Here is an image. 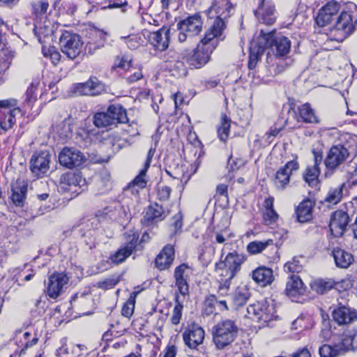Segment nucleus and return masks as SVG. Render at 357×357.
<instances>
[{"instance_id":"obj_37","label":"nucleus","mask_w":357,"mask_h":357,"mask_svg":"<svg viewBox=\"0 0 357 357\" xmlns=\"http://www.w3.org/2000/svg\"><path fill=\"white\" fill-rule=\"evenodd\" d=\"M344 185L345 183H342L337 187L331 188L325 198V201L334 205L338 204L342 198V191Z\"/></svg>"},{"instance_id":"obj_49","label":"nucleus","mask_w":357,"mask_h":357,"mask_svg":"<svg viewBox=\"0 0 357 357\" xmlns=\"http://www.w3.org/2000/svg\"><path fill=\"white\" fill-rule=\"evenodd\" d=\"M32 14L36 17L43 15L47 13L49 8V3L45 1H38L31 3Z\"/></svg>"},{"instance_id":"obj_28","label":"nucleus","mask_w":357,"mask_h":357,"mask_svg":"<svg viewBox=\"0 0 357 357\" xmlns=\"http://www.w3.org/2000/svg\"><path fill=\"white\" fill-rule=\"evenodd\" d=\"M93 38L88 41L84 47L85 54H93L96 50L104 46L106 34L100 31H94L92 33Z\"/></svg>"},{"instance_id":"obj_31","label":"nucleus","mask_w":357,"mask_h":357,"mask_svg":"<svg viewBox=\"0 0 357 357\" xmlns=\"http://www.w3.org/2000/svg\"><path fill=\"white\" fill-rule=\"evenodd\" d=\"M59 183L70 188L78 187L81 188L85 185L86 181L79 173L66 172L61 175Z\"/></svg>"},{"instance_id":"obj_27","label":"nucleus","mask_w":357,"mask_h":357,"mask_svg":"<svg viewBox=\"0 0 357 357\" xmlns=\"http://www.w3.org/2000/svg\"><path fill=\"white\" fill-rule=\"evenodd\" d=\"M303 283L300 277L296 275H291L287 282L286 294L292 301H297L296 299L298 296L303 294Z\"/></svg>"},{"instance_id":"obj_11","label":"nucleus","mask_w":357,"mask_h":357,"mask_svg":"<svg viewBox=\"0 0 357 357\" xmlns=\"http://www.w3.org/2000/svg\"><path fill=\"white\" fill-rule=\"evenodd\" d=\"M340 4L335 1L328 2L321 8L315 17V23L319 27H325L335 22L340 11Z\"/></svg>"},{"instance_id":"obj_21","label":"nucleus","mask_w":357,"mask_h":357,"mask_svg":"<svg viewBox=\"0 0 357 357\" xmlns=\"http://www.w3.org/2000/svg\"><path fill=\"white\" fill-rule=\"evenodd\" d=\"M170 29L162 27L157 31L151 32L148 36L149 41L155 50L165 51L169 47Z\"/></svg>"},{"instance_id":"obj_63","label":"nucleus","mask_w":357,"mask_h":357,"mask_svg":"<svg viewBox=\"0 0 357 357\" xmlns=\"http://www.w3.org/2000/svg\"><path fill=\"white\" fill-rule=\"evenodd\" d=\"M172 189L169 186L161 185L158 187L157 197L160 201H167L170 197Z\"/></svg>"},{"instance_id":"obj_41","label":"nucleus","mask_w":357,"mask_h":357,"mask_svg":"<svg viewBox=\"0 0 357 357\" xmlns=\"http://www.w3.org/2000/svg\"><path fill=\"white\" fill-rule=\"evenodd\" d=\"M14 56L15 53L8 50L0 54V75L9 68Z\"/></svg>"},{"instance_id":"obj_13","label":"nucleus","mask_w":357,"mask_h":357,"mask_svg":"<svg viewBox=\"0 0 357 357\" xmlns=\"http://www.w3.org/2000/svg\"><path fill=\"white\" fill-rule=\"evenodd\" d=\"M86 160L83 153L75 148L65 147L59 154V164L68 169L79 167Z\"/></svg>"},{"instance_id":"obj_10","label":"nucleus","mask_w":357,"mask_h":357,"mask_svg":"<svg viewBox=\"0 0 357 357\" xmlns=\"http://www.w3.org/2000/svg\"><path fill=\"white\" fill-rule=\"evenodd\" d=\"M247 312L250 318L264 323L273 320L275 313L274 307L269 305L266 300L249 305Z\"/></svg>"},{"instance_id":"obj_59","label":"nucleus","mask_w":357,"mask_h":357,"mask_svg":"<svg viewBox=\"0 0 357 357\" xmlns=\"http://www.w3.org/2000/svg\"><path fill=\"white\" fill-rule=\"evenodd\" d=\"M96 234V231L95 230H89L86 234L83 235L84 243L89 250L96 248L97 244Z\"/></svg>"},{"instance_id":"obj_55","label":"nucleus","mask_w":357,"mask_h":357,"mask_svg":"<svg viewBox=\"0 0 357 357\" xmlns=\"http://www.w3.org/2000/svg\"><path fill=\"white\" fill-rule=\"evenodd\" d=\"M356 332L349 335H344L340 344H335V346H340L341 349V355L344 354L346 351H349L352 347L353 340L356 335Z\"/></svg>"},{"instance_id":"obj_60","label":"nucleus","mask_w":357,"mask_h":357,"mask_svg":"<svg viewBox=\"0 0 357 357\" xmlns=\"http://www.w3.org/2000/svg\"><path fill=\"white\" fill-rule=\"evenodd\" d=\"M172 223L171 226L173 227L174 234H177L181 231L183 227V215L181 211L174 215L172 218Z\"/></svg>"},{"instance_id":"obj_45","label":"nucleus","mask_w":357,"mask_h":357,"mask_svg":"<svg viewBox=\"0 0 357 357\" xmlns=\"http://www.w3.org/2000/svg\"><path fill=\"white\" fill-rule=\"evenodd\" d=\"M131 255L130 251L128 252L123 247H121L114 254L110 255L109 259L113 264L118 265L124 262Z\"/></svg>"},{"instance_id":"obj_24","label":"nucleus","mask_w":357,"mask_h":357,"mask_svg":"<svg viewBox=\"0 0 357 357\" xmlns=\"http://www.w3.org/2000/svg\"><path fill=\"white\" fill-rule=\"evenodd\" d=\"M28 182L24 179L18 178L12 185L11 199L17 206H22L26 198Z\"/></svg>"},{"instance_id":"obj_44","label":"nucleus","mask_w":357,"mask_h":357,"mask_svg":"<svg viewBox=\"0 0 357 357\" xmlns=\"http://www.w3.org/2000/svg\"><path fill=\"white\" fill-rule=\"evenodd\" d=\"M174 301L175 305L172 312L171 322L173 325L176 326L181 321L183 305L182 303L179 301V296L177 293L175 294Z\"/></svg>"},{"instance_id":"obj_53","label":"nucleus","mask_w":357,"mask_h":357,"mask_svg":"<svg viewBox=\"0 0 357 357\" xmlns=\"http://www.w3.org/2000/svg\"><path fill=\"white\" fill-rule=\"evenodd\" d=\"M303 269V266L296 257L292 258L291 261H287L284 266V270L285 272L295 273H300Z\"/></svg>"},{"instance_id":"obj_51","label":"nucleus","mask_w":357,"mask_h":357,"mask_svg":"<svg viewBox=\"0 0 357 357\" xmlns=\"http://www.w3.org/2000/svg\"><path fill=\"white\" fill-rule=\"evenodd\" d=\"M294 118L298 122L314 123L319 122V119L314 113H293Z\"/></svg>"},{"instance_id":"obj_26","label":"nucleus","mask_w":357,"mask_h":357,"mask_svg":"<svg viewBox=\"0 0 357 357\" xmlns=\"http://www.w3.org/2000/svg\"><path fill=\"white\" fill-rule=\"evenodd\" d=\"M314 205L311 199L307 198L303 199L296 208L295 214L298 222L305 223L312 219V209Z\"/></svg>"},{"instance_id":"obj_12","label":"nucleus","mask_w":357,"mask_h":357,"mask_svg":"<svg viewBox=\"0 0 357 357\" xmlns=\"http://www.w3.org/2000/svg\"><path fill=\"white\" fill-rule=\"evenodd\" d=\"M50 154L48 151H36L30 159V170L38 177H42L50 169Z\"/></svg>"},{"instance_id":"obj_23","label":"nucleus","mask_w":357,"mask_h":357,"mask_svg":"<svg viewBox=\"0 0 357 357\" xmlns=\"http://www.w3.org/2000/svg\"><path fill=\"white\" fill-rule=\"evenodd\" d=\"M68 278L62 274H54L48 279L47 294L51 298H56L61 294L63 286L67 284Z\"/></svg>"},{"instance_id":"obj_35","label":"nucleus","mask_w":357,"mask_h":357,"mask_svg":"<svg viewBox=\"0 0 357 357\" xmlns=\"http://www.w3.org/2000/svg\"><path fill=\"white\" fill-rule=\"evenodd\" d=\"M337 283L331 279H317L310 282V287L319 294H324L335 287Z\"/></svg>"},{"instance_id":"obj_6","label":"nucleus","mask_w":357,"mask_h":357,"mask_svg":"<svg viewBox=\"0 0 357 357\" xmlns=\"http://www.w3.org/2000/svg\"><path fill=\"white\" fill-rule=\"evenodd\" d=\"M203 22L199 14L189 16L177 24L178 39L181 43L187 41L197 35L202 30Z\"/></svg>"},{"instance_id":"obj_32","label":"nucleus","mask_w":357,"mask_h":357,"mask_svg":"<svg viewBox=\"0 0 357 357\" xmlns=\"http://www.w3.org/2000/svg\"><path fill=\"white\" fill-rule=\"evenodd\" d=\"M250 296L249 289L245 287H238L232 295V304L235 308L244 305Z\"/></svg>"},{"instance_id":"obj_52","label":"nucleus","mask_w":357,"mask_h":357,"mask_svg":"<svg viewBox=\"0 0 357 357\" xmlns=\"http://www.w3.org/2000/svg\"><path fill=\"white\" fill-rule=\"evenodd\" d=\"M0 109H6L8 112H14L15 110L21 111L23 108L18 105L17 100L15 98H9L0 100Z\"/></svg>"},{"instance_id":"obj_50","label":"nucleus","mask_w":357,"mask_h":357,"mask_svg":"<svg viewBox=\"0 0 357 357\" xmlns=\"http://www.w3.org/2000/svg\"><path fill=\"white\" fill-rule=\"evenodd\" d=\"M213 236L215 238V241H213V243L223 244L227 239H231L234 237V235L227 228H225L221 231H213Z\"/></svg>"},{"instance_id":"obj_17","label":"nucleus","mask_w":357,"mask_h":357,"mask_svg":"<svg viewBox=\"0 0 357 357\" xmlns=\"http://www.w3.org/2000/svg\"><path fill=\"white\" fill-rule=\"evenodd\" d=\"M349 155V151L344 146L341 144L333 146L325 160L326 168L332 170L336 169L346 161Z\"/></svg>"},{"instance_id":"obj_64","label":"nucleus","mask_w":357,"mask_h":357,"mask_svg":"<svg viewBox=\"0 0 357 357\" xmlns=\"http://www.w3.org/2000/svg\"><path fill=\"white\" fill-rule=\"evenodd\" d=\"M177 114L178 113H161L158 116L159 123L161 126L164 123V121H166L169 124L176 123Z\"/></svg>"},{"instance_id":"obj_9","label":"nucleus","mask_w":357,"mask_h":357,"mask_svg":"<svg viewBox=\"0 0 357 357\" xmlns=\"http://www.w3.org/2000/svg\"><path fill=\"white\" fill-rule=\"evenodd\" d=\"M299 167V163L296 160H290L280 167L272 178L276 190H284L289 185L291 174L298 170Z\"/></svg>"},{"instance_id":"obj_48","label":"nucleus","mask_w":357,"mask_h":357,"mask_svg":"<svg viewBox=\"0 0 357 357\" xmlns=\"http://www.w3.org/2000/svg\"><path fill=\"white\" fill-rule=\"evenodd\" d=\"M0 127L2 130L6 131L10 129L15 123V116L13 113H1Z\"/></svg>"},{"instance_id":"obj_30","label":"nucleus","mask_w":357,"mask_h":357,"mask_svg":"<svg viewBox=\"0 0 357 357\" xmlns=\"http://www.w3.org/2000/svg\"><path fill=\"white\" fill-rule=\"evenodd\" d=\"M252 279L261 286L265 287L273 281V271L266 266H260L253 271Z\"/></svg>"},{"instance_id":"obj_62","label":"nucleus","mask_w":357,"mask_h":357,"mask_svg":"<svg viewBox=\"0 0 357 357\" xmlns=\"http://www.w3.org/2000/svg\"><path fill=\"white\" fill-rule=\"evenodd\" d=\"M121 38L124 40L130 49H136L139 46L140 38L136 35L122 36Z\"/></svg>"},{"instance_id":"obj_34","label":"nucleus","mask_w":357,"mask_h":357,"mask_svg":"<svg viewBox=\"0 0 357 357\" xmlns=\"http://www.w3.org/2000/svg\"><path fill=\"white\" fill-rule=\"evenodd\" d=\"M98 177L99 178L96 183L97 193L99 195L105 194L112 188L110 173L107 169H102L100 172Z\"/></svg>"},{"instance_id":"obj_14","label":"nucleus","mask_w":357,"mask_h":357,"mask_svg":"<svg viewBox=\"0 0 357 357\" xmlns=\"http://www.w3.org/2000/svg\"><path fill=\"white\" fill-rule=\"evenodd\" d=\"M192 268L188 264L183 263L176 266L174 273L175 286L178 292L183 296L189 294V287Z\"/></svg>"},{"instance_id":"obj_15","label":"nucleus","mask_w":357,"mask_h":357,"mask_svg":"<svg viewBox=\"0 0 357 357\" xmlns=\"http://www.w3.org/2000/svg\"><path fill=\"white\" fill-rule=\"evenodd\" d=\"M350 218L348 213L342 210L333 212L331 216L329 228L335 237H342L346 231Z\"/></svg>"},{"instance_id":"obj_42","label":"nucleus","mask_w":357,"mask_h":357,"mask_svg":"<svg viewBox=\"0 0 357 357\" xmlns=\"http://www.w3.org/2000/svg\"><path fill=\"white\" fill-rule=\"evenodd\" d=\"M39 84V82H33L28 87L25 93L24 104L27 105V107H24L23 109H31V106L36 100V91Z\"/></svg>"},{"instance_id":"obj_56","label":"nucleus","mask_w":357,"mask_h":357,"mask_svg":"<svg viewBox=\"0 0 357 357\" xmlns=\"http://www.w3.org/2000/svg\"><path fill=\"white\" fill-rule=\"evenodd\" d=\"M215 302H217V296L215 294L208 295L204 301V312L209 315L213 314L215 310Z\"/></svg>"},{"instance_id":"obj_8","label":"nucleus","mask_w":357,"mask_h":357,"mask_svg":"<svg viewBox=\"0 0 357 357\" xmlns=\"http://www.w3.org/2000/svg\"><path fill=\"white\" fill-rule=\"evenodd\" d=\"M353 16L350 12L342 11L339 13L336 20L333 24L331 32H336L337 36L335 38L338 42H342L354 31Z\"/></svg>"},{"instance_id":"obj_61","label":"nucleus","mask_w":357,"mask_h":357,"mask_svg":"<svg viewBox=\"0 0 357 357\" xmlns=\"http://www.w3.org/2000/svg\"><path fill=\"white\" fill-rule=\"evenodd\" d=\"M278 219L277 212L273 209H265L264 212V220L267 225L275 223Z\"/></svg>"},{"instance_id":"obj_57","label":"nucleus","mask_w":357,"mask_h":357,"mask_svg":"<svg viewBox=\"0 0 357 357\" xmlns=\"http://www.w3.org/2000/svg\"><path fill=\"white\" fill-rule=\"evenodd\" d=\"M268 242L253 241L247 246V250L250 254L255 255L262 252L268 245Z\"/></svg>"},{"instance_id":"obj_46","label":"nucleus","mask_w":357,"mask_h":357,"mask_svg":"<svg viewBox=\"0 0 357 357\" xmlns=\"http://www.w3.org/2000/svg\"><path fill=\"white\" fill-rule=\"evenodd\" d=\"M231 3L229 0H214L210 9L217 14L223 15L225 10L229 12Z\"/></svg>"},{"instance_id":"obj_3","label":"nucleus","mask_w":357,"mask_h":357,"mask_svg":"<svg viewBox=\"0 0 357 357\" xmlns=\"http://www.w3.org/2000/svg\"><path fill=\"white\" fill-rule=\"evenodd\" d=\"M239 328L235 320L225 319L213 326V342L218 349H222L232 343L237 337Z\"/></svg>"},{"instance_id":"obj_47","label":"nucleus","mask_w":357,"mask_h":357,"mask_svg":"<svg viewBox=\"0 0 357 357\" xmlns=\"http://www.w3.org/2000/svg\"><path fill=\"white\" fill-rule=\"evenodd\" d=\"M148 169L143 168L140 170L139 174L134 178V180L130 183L128 185V188L131 187L137 186L139 188L143 189L146 186L147 181L146 179V172Z\"/></svg>"},{"instance_id":"obj_1","label":"nucleus","mask_w":357,"mask_h":357,"mask_svg":"<svg viewBox=\"0 0 357 357\" xmlns=\"http://www.w3.org/2000/svg\"><path fill=\"white\" fill-rule=\"evenodd\" d=\"M225 27L224 21L218 17L213 24L205 32L197 48L183 57L190 66L200 68L208 63L211 54L222 40L220 37Z\"/></svg>"},{"instance_id":"obj_36","label":"nucleus","mask_w":357,"mask_h":357,"mask_svg":"<svg viewBox=\"0 0 357 357\" xmlns=\"http://www.w3.org/2000/svg\"><path fill=\"white\" fill-rule=\"evenodd\" d=\"M123 236L126 242L121 247L132 254L139 243V234L135 229H130L126 231Z\"/></svg>"},{"instance_id":"obj_16","label":"nucleus","mask_w":357,"mask_h":357,"mask_svg":"<svg viewBox=\"0 0 357 357\" xmlns=\"http://www.w3.org/2000/svg\"><path fill=\"white\" fill-rule=\"evenodd\" d=\"M128 121L127 113H95L93 123L99 128H107Z\"/></svg>"},{"instance_id":"obj_22","label":"nucleus","mask_w":357,"mask_h":357,"mask_svg":"<svg viewBox=\"0 0 357 357\" xmlns=\"http://www.w3.org/2000/svg\"><path fill=\"white\" fill-rule=\"evenodd\" d=\"M165 217L164 208L158 204H155L147 208L146 213L141 222L144 226L150 227L162 221Z\"/></svg>"},{"instance_id":"obj_39","label":"nucleus","mask_w":357,"mask_h":357,"mask_svg":"<svg viewBox=\"0 0 357 357\" xmlns=\"http://www.w3.org/2000/svg\"><path fill=\"white\" fill-rule=\"evenodd\" d=\"M341 349L340 346H331L325 344L319 349L320 357H338L341 356Z\"/></svg>"},{"instance_id":"obj_5","label":"nucleus","mask_w":357,"mask_h":357,"mask_svg":"<svg viewBox=\"0 0 357 357\" xmlns=\"http://www.w3.org/2000/svg\"><path fill=\"white\" fill-rule=\"evenodd\" d=\"M205 332L204 329L197 323L188 324L182 333L184 344L192 351L203 354L204 347L202 346L204 340Z\"/></svg>"},{"instance_id":"obj_4","label":"nucleus","mask_w":357,"mask_h":357,"mask_svg":"<svg viewBox=\"0 0 357 357\" xmlns=\"http://www.w3.org/2000/svg\"><path fill=\"white\" fill-rule=\"evenodd\" d=\"M246 259L245 254L234 250L229 252L224 260L215 264V269L220 272V277H227L229 280H232L241 271Z\"/></svg>"},{"instance_id":"obj_19","label":"nucleus","mask_w":357,"mask_h":357,"mask_svg":"<svg viewBox=\"0 0 357 357\" xmlns=\"http://www.w3.org/2000/svg\"><path fill=\"white\" fill-rule=\"evenodd\" d=\"M275 4L269 0H260L258 8L255 11V16L260 23L272 25L275 23Z\"/></svg>"},{"instance_id":"obj_20","label":"nucleus","mask_w":357,"mask_h":357,"mask_svg":"<svg viewBox=\"0 0 357 357\" xmlns=\"http://www.w3.org/2000/svg\"><path fill=\"white\" fill-rule=\"evenodd\" d=\"M333 321L339 326L348 325L357 319V312L347 305L339 303L332 312Z\"/></svg>"},{"instance_id":"obj_25","label":"nucleus","mask_w":357,"mask_h":357,"mask_svg":"<svg viewBox=\"0 0 357 357\" xmlns=\"http://www.w3.org/2000/svg\"><path fill=\"white\" fill-rule=\"evenodd\" d=\"M174 259V249L172 245H167L157 255L155 266L160 271L167 269L172 264Z\"/></svg>"},{"instance_id":"obj_43","label":"nucleus","mask_w":357,"mask_h":357,"mask_svg":"<svg viewBox=\"0 0 357 357\" xmlns=\"http://www.w3.org/2000/svg\"><path fill=\"white\" fill-rule=\"evenodd\" d=\"M230 123L231 120L226 115L222 116L221 126L218 128V135L219 139L223 142H225L228 138L231 126Z\"/></svg>"},{"instance_id":"obj_38","label":"nucleus","mask_w":357,"mask_h":357,"mask_svg":"<svg viewBox=\"0 0 357 357\" xmlns=\"http://www.w3.org/2000/svg\"><path fill=\"white\" fill-rule=\"evenodd\" d=\"M33 31L40 43H42L43 38H45L47 36L51 35L53 31L49 22L48 24H46V22H45L43 24L41 22H38L35 24Z\"/></svg>"},{"instance_id":"obj_29","label":"nucleus","mask_w":357,"mask_h":357,"mask_svg":"<svg viewBox=\"0 0 357 357\" xmlns=\"http://www.w3.org/2000/svg\"><path fill=\"white\" fill-rule=\"evenodd\" d=\"M332 256L335 265L341 268H348L354 261L353 255L340 248H335L332 251Z\"/></svg>"},{"instance_id":"obj_54","label":"nucleus","mask_w":357,"mask_h":357,"mask_svg":"<svg viewBox=\"0 0 357 357\" xmlns=\"http://www.w3.org/2000/svg\"><path fill=\"white\" fill-rule=\"evenodd\" d=\"M137 293L133 292L134 296H131L126 303H125L121 310V314L125 317H130L133 314L135 307V296Z\"/></svg>"},{"instance_id":"obj_58","label":"nucleus","mask_w":357,"mask_h":357,"mask_svg":"<svg viewBox=\"0 0 357 357\" xmlns=\"http://www.w3.org/2000/svg\"><path fill=\"white\" fill-rule=\"evenodd\" d=\"M231 280L227 277H220V282L218 289V293L220 296L228 295Z\"/></svg>"},{"instance_id":"obj_7","label":"nucleus","mask_w":357,"mask_h":357,"mask_svg":"<svg viewBox=\"0 0 357 357\" xmlns=\"http://www.w3.org/2000/svg\"><path fill=\"white\" fill-rule=\"evenodd\" d=\"M59 44L62 52L70 59H75L82 53L83 42L76 33L63 31L60 36Z\"/></svg>"},{"instance_id":"obj_2","label":"nucleus","mask_w":357,"mask_h":357,"mask_svg":"<svg viewBox=\"0 0 357 357\" xmlns=\"http://www.w3.org/2000/svg\"><path fill=\"white\" fill-rule=\"evenodd\" d=\"M272 47L277 56L287 55L291 50V43L289 38L282 35H275V31L266 32L260 31L259 37L257 42L252 43L250 47L248 68L254 69L260 56L267 47Z\"/></svg>"},{"instance_id":"obj_40","label":"nucleus","mask_w":357,"mask_h":357,"mask_svg":"<svg viewBox=\"0 0 357 357\" xmlns=\"http://www.w3.org/2000/svg\"><path fill=\"white\" fill-rule=\"evenodd\" d=\"M283 109L287 112H313V109L310 103L306 102L300 106L297 105L296 100L294 98H289L286 104L283 105Z\"/></svg>"},{"instance_id":"obj_18","label":"nucleus","mask_w":357,"mask_h":357,"mask_svg":"<svg viewBox=\"0 0 357 357\" xmlns=\"http://www.w3.org/2000/svg\"><path fill=\"white\" fill-rule=\"evenodd\" d=\"M105 91V84L96 77H91L87 82L77 84L75 86V92L80 96H98Z\"/></svg>"},{"instance_id":"obj_33","label":"nucleus","mask_w":357,"mask_h":357,"mask_svg":"<svg viewBox=\"0 0 357 357\" xmlns=\"http://www.w3.org/2000/svg\"><path fill=\"white\" fill-rule=\"evenodd\" d=\"M320 169L307 166L303 173L302 177L304 181L312 188H317L319 184V176Z\"/></svg>"}]
</instances>
